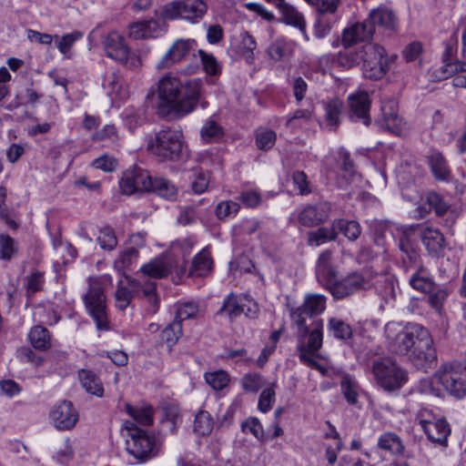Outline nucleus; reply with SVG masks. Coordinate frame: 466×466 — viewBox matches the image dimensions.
Segmentation results:
<instances>
[{
	"label": "nucleus",
	"instance_id": "nucleus-63",
	"mask_svg": "<svg viewBox=\"0 0 466 466\" xmlns=\"http://www.w3.org/2000/svg\"><path fill=\"white\" fill-rule=\"evenodd\" d=\"M275 383L271 387H268L262 390L258 398V410L264 413L270 410L272 404L275 402L276 394L273 389Z\"/></svg>",
	"mask_w": 466,
	"mask_h": 466
},
{
	"label": "nucleus",
	"instance_id": "nucleus-41",
	"mask_svg": "<svg viewBox=\"0 0 466 466\" xmlns=\"http://www.w3.org/2000/svg\"><path fill=\"white\" fill-rule=\"evenodd\" d=\"M182 335V325L179 321L174 319L173 322L167 324L165 329L161 331L160 339L161 341L167 344L169 351L177 342L179 337Z\"/></svg>",
	"mask_w": 466,
	"mask_h": 466
},
{
	"label": "nucleus",
	"instance_id": "nucleus-18",
	"mask_svg": "<svg viewBox=\"0 0 466 466\" xmlns=\"http://www.w3.org/2000/svg\"><path fill=\"white\" fill-rule=\"evenodd\" d=\"M368 20L372 26H374V32L376 28L391 35L397 32L399 28V18L394 11L385 5H380L377 8L370 10Z\"/></svg>",
	"mask_w": 466,
	"mask_h": 466
},
{
	"label": "nucleus",
	"instance_id": "nucleus-40",
	"mask_svg": "<svg viewBox=\"0 0 466 466\" xmlns=\"http://www.w3.org/2000/svg\"><path fill=\"white\" fill-rule=\"evenodd\" d=\"M126 411L141 425L147 426L153 423V409L150 406L137 407L127 404Z\"/></svg>",
	"mask_w": 466,
	"mask_h": 466
},
{
	"label": "nucleus",
	"instance_id": "nucleus-13",
	"mask_svg": "<svg viewBox=\"0 0 466 466\" xmlns=\"http://www.w3.org/2000/svg\"><path fill=\"white\" fill-rule=\"evenodd\" d=\"M87 38L93 46H97L99 39L104 38V49L110 58L119 62L127 60L128 47L125 43L124 37L116 31H111L105 36L101 32V26L97 25L89 33Z\"/></svg>",
	"mask_w": 466,
	"mask_h": 466
},
{
	"label": "nucleus",
	"instance_id": "nucleus-51",
	"mask_svg": "<svg viewBox=\"0 0 466 466\" xmlns=\"http://www.w3.org/2000/svg\"><path fill=\"white\" fill-rule=\"evenodd\" d=\"M196 241L193 238H186L182 239H177L172 242L170 246L171 253L174 256H181L183 258H186L191 254L192 248L195 245Z\"/></svg>",
	"mask_w": 466,
	"mask_h": 466
},
{
	"label": "nucleus",
	"instance_id": "nucleus-9",
	"mask_svg": "<svg viewBox=\"0 0 466 466\" xmlns=\"http://www.w3.org/2000/svg\"><path fill=\"white\" fill-rule=\"evenodd\" d=\"M372 372L377 384L390 392L400 389L408 380L407 372L390 359L375 360Z\"/></svg>",
	"mask_w": 466,
	"mask_h": 466
},
{
	"label": "nucleus",
	"instance_id": "nucleus-42",
	"mask_svg": "<svg viewBox=\"0 0 466 466\" xmlns=\"http://www.w3.org/2000/svg\"><path fill=\"white\" fill-rule=\"evenodd\" d=\"M199 312V306L195 301H179L176 304L175 320L182 321L197 318Z\"/></svg>",
	"mask_w": 466,
	"mask_h": 466
},
{
	"label": "nucleus",
	"instance_id": "nucleus-4",
	"mask_svg": "<svg viewBox=\"0 0 466 466\" xmlns=\"http://www.w3.org/2000/svg\"><path fill=\"white\" fill-rule=\"evenodd\" d=\"M395 56H390L383 46L368 43L357 51H350L340 55L339 61L341 65L351 67L361 64L365 77L370 79H380L390 70Z\"/></svg>",
	"mask_w": 466,
	"mask_h": 466
},
{
	"label": "nucleus",
	"instance_id": "nucleus-10",
	"mask_svg": "<svg viewBox=\"0 0 466 466\" xmlns=\"http://www.w3.org/2000/svg\"><path fill=\"white\" fill-rule=\"evenodd\" d=\"M325 309V296L314 293L307 294L300 306L289 309V315L292 323L297 327L299 332L306 336L309 331L307 319L319 316L324 312Z\"/></svg>",
	"mask_w": 466,
	"mask_h": 466
},
{
	"label": "nucleus",
	"instance_id": "nucleus-56",
	"mask_svg": "<svg viewBox=\"0 0 466 466\" xmlns=\"http://www.w3.org/2000/svg\"><path fill=\"white\" fill-rule=\"evenodd\" d=\"M335 238L336 233L333 230L326 228H320L318 230L309 233L308 241L311 246H319L335 239Z\"/></svg>",
	"mask_w": 466,
	"mask_h": 466
},
{
	"label": "nucleus",
	"instance_id": "nucleus-62",
	"mask_svg": "<svg viewBox=\"0 0 466 466\" xmlns=\"http://www.w3.org/2000/svg\"><path fill=\"white\" fill-rule=\"evenodd\" d=\"M338 227L350 240L357 239L361 233L360 224L354 220H340Z\"/></svg>",
	"mask_w": 466,
	"mask_h": 466
},
{
	"label": "nucleus",
	"instance_id": "nucleus-28",
	"mask_svg": "<svg viewBox=\"0 0 466 466\" xmlns=\"http://www.w3.org/2000/svg\"><path fill=\"white\" fill-rule=\"evenodd\" d=\"M427 158L432 175L437 180L449 182L452 179L451 169L441 152L431 151Z\"/></svg>",
	"mask_w": 466,
	"mask_h": 466
},
{
	"label": "nucleus",
	"instance_id": "nucleus-11",
	"mask_svg": "<svg viewBox=\"0 0 466 466\" xmlns=\"http://www.w3.org/2000/svg\"><path fill=\"white\" fill-rule=\"evenodd\" d=\"M207 10L204 0H175L163 6L162 15L169 20L183 19L195 24L202 19Z\"/></svg>",
	"mask_w": 466,
	"mask_h": 466
},
{
	"label": "nucleus",
	"instance_id": "nucleus-34",
	"mask_svg": "<svg viewBox=\"0 0 466 466\" xmlns=\"http://www.w3.org/2000/svg\"><path fill=\"white\" fill-rule=\"evenodd\" d=\"M78 379L83 388L90 394L102 397L104 387L100 378L92 370H81L78 371Z\"/></svg>",
	"mask_w": 466,
	"mask_h": 466
},
{
	"label": "nucleus",
	"instance_id": "nucleus-36",
	"mask_svg": "<svg viewBox=\"0 0 466 466\" xmlns=\"http://www.w3.org/2000/svg\"><path fill=\"white\" fill-rule=\"evenodd\" d=\"M144 275L155 279H162L171 271V266L164 258H155L141 268Z\"/></svg>",
	"mask_w": 466,
	"mask_h": 466
},
{
	"label": "nucleus",
	"instance_id": "nucleus-53",
	"mask_svg": "<svg viewBox=\"0 0 466 466\" xmlns=\"http://www.w3.org/2000/svg\"><path fill=\"white\" fill-rule=\"evenodd\" d=\"M16 250L15 239L6 234H0V259L10 260Z\"/></svg>",
	"mask_w": 466,
	"mask_h": 466
},
{
	"label": "nucleus",
	"instance_id": "nucleus-3",
	"mask_svg": "<svg viewBox=\"0 0 466 466\" xmlns=\"http://www.w3.org/2000/svg\"><path fill=\"white\" fill-rule=\"evenodd\" d=\"M375 286L379 296L388 303L396 296L395 288L390 278L379 276L373 270L365 268L348 274L339 281H335L329 287L330 293L337 299H342L360 290L370 289Z\"/></svg>",
	"mask_w": 466,
	"mask_h": 466
},
{
	"label": "nucleus",
	"instance_id": "nucleus-21",
	"mask_svg": "<svg viewBox=\"0 0 466 466\" xmlns=\"http://www.w3.org/2000/svg\"><path fill=\"white\" fill-rule=\"evenodd\" d=\"M374 35V26L366 18L362 23H356L343 30L342 43L345 46H350L358 41L369 40Z\"/></svg>",
	"mask_w": 466,
	"mask_h": 466
},
{
	"label": "nucleus",
	"instance_id": "nucleus-33",
	"mask_svg": "<svg viewBox=\"0 0 466 466\" xmlns=\"http://www.w3.org/2000/svg\"><path fill=\"white\" fill-rule=\"evenodd\" d=\"M410 285L416 290L428 293L432 290L436 284L429 270L423 267L419 266L415 272L410 276L409 280Z\"/></svg>",
	"mask_w": 466,
	"mask_h": 466
},
{
	"label": "nucleus",
	"instance_id": "nucleus-39",
	"mask_svg": "<svg viewBox=\"0 0 466 466\" xmlns=\"http://www.w3.org/2000/svg\"><path fill=\"white\" fill-rule=\"evenodd\" d=\"M214 429V420L207 410H199L194 420V432L199 436H207Z\"/></svg>",
	"mask_w": 466,
	"mask_h": 466
},
{
	"label": "nucleus",
	"instance_id": "nucleus-50",
	"mask_svg": "<svg viewBox=\"0 0 466 466\" xmlns=\"http://www.w3.org/2000/svg\"><path fill=\"white\" fill-rule=\"evenodd\" d=\"M330 258L331 252L326 250L319 255L317 263V274L329 280L335 278L336 275L335 270L329 265Z\"/></svg>",
	"mask_w": 466,
	"mask_h": 466
},
{
	"label": "nucleus",
	"instance_id": "nucleus-47",
	"mask_svg": "<svg viewBox=\"0 0 466 466\" xmlns=\"http://www.w3.org/2000/svg\"><path fill=\"white\" fill-rule=\"evenodd\" d=\"M198 56L200 59L203 70L208 76H218L221 73V66L212 54L198 49Z\"/></svg>",
	"mask_w": 466,
	"mask_h": 466
},
{
	"label": "nucleus",
	"instance_id": "nucleus-57",
	"mask_svg": "<svg viewBox=\"0 0 466 466\" xmlns=\"http://www.w3.org/2000/svg\"><path fill=\"white\" fill-rule=\"evenodd\" d=\"M340 386L347 401L350 404L357 403L358 385L356 381L349 376H344L341 380Z\"/></svg>",
	"mask_w": 466,
	"mask_h": 466
},
{
	"label": "nucleus",
	"instance_id": "nucleus-32",
	"mask_svg": "<svg viewBox=\"0 0 466 466\" xmlns=\"http://www.w3.org/2000/svg\"><path fill=\"white\" fill-rule=\"evenodd\" d=\"M400 248L403 254L401 259L405 271H409L410 268L417 269L419 266H422L419 250L413 248L408 238H400Z\"/></svg>",
	"mask_w": 466,
	"mask_h": 466
},
{
	"label": "nucleus",
	"instance_id": "nucleus-24",
	"mask_svg": "<svg viewBox=\"0 0 466 466\" xmlns=\"http://www.w3.org/2000/svg\"><path fill=\"white\" fill-rule=\"evenodd\" d=\"M311 328H309V331L306 336H303L299 332V346L305 347L309 350H318L321 348L323 342V320L319 319L311 322Z\"/></svg>",
	"mask_w": 466,
	"mask_h": 466
},
{
	"label": "nucleus",
	"instance_id": "nucleus-29",
	"mask_svg": "<svg viewBox=\"0 0 466 466\" xmlns=\"http://www.w3.org/2000/svg\"><path fill=\"white\" fill-rule=\"evenodd\" d=\"M149 192L157 195L167 201H177L178 189L177 186L165 177H155L152 178V187Z\"/></svg>",
	"mask_w": 466,
	"mask_h": 466
},
{
	"label": "nucleus",
	"instance_id": "nucleus-8",
	"mask_svg": "<svg viewBox=\"0 0 466 466\" xmlns=\"http://www.w3.org/2000/svg\"><path fill=\"white\" fill-rule=\"evenodd\" d=\"M325 168L329 182L339 187H346L359 177L350 160V153L344 149L338 151V157H327Z\"/></svg>",
	"mask_w": 466,
	"mask_h": 466
},
{
	"label": "nucleus",
	"instance_id": "nucleus-49",
	"mask_svg": "<svg viewBox=\"0 0 466 466\" xmlns=\"http://www.w3.org/2000/svg\"><path fill=\"white\" fill-rule=\"evenodd\" d=\"M313 113L312 106L298 109L292 115L287 116L286 126L288 127H298L301 123L309 122L312 118Z\"/></svg>",
	"mask_w": 466,
	"mask_h": 466
},
{
	"label": "nucleus",
	"instance_id": "nucleus-5",
	"mask_svg": "<svg viewBox=\"0 0 466 466\" xmlns=\"http://www.w3.org/2000/svg\"><path fill=\"white\" fill-rule=\"evenodd\" d=\"M126 450L137 462H145L157 457L161 451V442L155 435L138 428L133 421H126Z\"/></svg>",
	"mask_w": 466,
	"mask_h": 466
},
{
	"label": "nucleus",
	"instance_id": "nucleus-38",
	"mask_svg": "<svg viewBox=\"0 0 466 466\" xmlns=\"http://www.w3.org/2000/svg\"><path fill=\"white\" fill-rule=\"evenodd\" d=\"M32 346L39 350H46L51 347L49 331L43 326H35L29 332Z\"/></svg>",
	"mask_w": 466,
	"mask_h": 466
},
{
	"label": "nucleus",
	"instance_id": "nucleus-30",
	"mask_svg": "<svg viewBox=\"0 0 466 466\" xmlns=\"http://www.w3.org/2000/svg\"><path fill=\"white\" fill-rule=\"evenodd\" d=\"M423 431L431 441L441 446H447L451 427L444 418L428 425Z\"/></svg>",
	"mask_w": 466,
	"mask_h": 466
},
{
	"label": "nucleus",
	"instance_id": "nucleus-45",
	"mask_svg": "<svg viewBox=\"0 0 466 466\" xmlns=\"http://www.w3.org/2000/svg\"><path fill=\"white\" fill-rule=\"evenodd\" d=\"M206 382L215 390H222L227 388L230 381L229 374L223 370L205 373Z\"/></svg>",
	"mask_w": 466,
	"mask_h": 466
},
{
	"label": "nucleus",
	"instance_id": "nucleus-55",
	"mask_svg": "<svg viewBox=\"0 0 466 466\" xmlns=\"http://www.w3.org/2000/svg\"><path fill=\"white\" fill-rule=\"evenodd\" d=\"M45 283L44 273L35 271L25 279L26 296L30 297L42 290Z\"/></svg>",
	"mask_w": 466,
	"mask_h": 466
},
{
	"label": "nucleus",
	"instance_id": "nucleus-31",
	"mask_svg": "<svg viewBox=\"0 0 466 466\" xmlns=\"http://www.w3.org/2000/svg\"><path fill=\"white\" fill-rule=\"evenodd\" d=\"M328 218L325 206H306L299 213V220L306 227H314Z\"/></svg>",
	"mask_w": 466,
	"mask_h": 466
},
{
	"label": "nucleus",
	"instance_id": "nucleus-35",
	"mask_svg": "<svg viewBox=\"0 0 466 466\" xmlns=\"http://www.w3.org/2000/svg\"><path fill=\"white\" fill-rule=\"evenodd\" d=\"M212 258L207 248H203L198 253L193 260L189 269V275L196 277H203L209 273L212 269Z\"/></svg>",
	"mask_w": 466,
	"mask_h": 466
},
{
	"label": "nucleus",
	"instance_id": "nucleus-17",
	"mask_svg": "<svg viewBox=\"0 0 466 466\" xmlns=\"http://www.w3.org/2000/svg\"><path fill=\"white\" fill-rule=\"evenodd\" d=\"M349 117L353 122H360L365 126L370 123V99L367 92L357 91L348 96Z\"/></svg>",
	"mask_w": 466,
	"mask_h": 466
},
{
	"label": "nucleus",
	"instance_id": "nucleus-46",
	"mask_svg": "<svg viewBox=\"0 0 466 466\" xmlns=\"http://www.w3.org/2000/svg\"><path fill=\"white\" fill-rule=\"evenodd\" d=\"M239 37L238 51L246 61L250 63L254 59V50L257 48V43L248 32L241 33Z\"/></svg>",
	"mask_w": 466,
	"mask_h": 466
},
{
	"label": "nucleus",
	"instance_id": "nucleus-37",
	"mask_svg": "<svg viewBox=\"0 0 466 466\" xmlns=\"http://www.w3.org/2000/svg\"><path fill=\"white\" fill-rule=\"evenodd\" d=\"M378 447L391 454H400L404 446L400 438L393 432H384L378 440Z\"/></svg>",
	"mask_w": 466,
	"mask_h": 466
},
{
	"label": "nucleus",
	"instance_id": "nucleus-64",
	"mask_svg": "<svg viewBox=\"0 0 466 466\" xmlns=\"http://www.w3.org/2000/svg\"><path fill=\"white\" fill-rule=\"evenodd\" d=\"M137 248H127L119 254L118 258L115 261V266L118 269L128 268L137 259Z\"/></svg>",
	"mask_w": 466,
	"mask_h": 466
},
{
	"label": "nucleus",
	"instance_id": "nucleus-6",
	"mask_svg": "<svg viewBox=\"0 0 466 466\" xmlns=\"http://www.w3.org/2000/svg\"><path fill=\"white\" fill-rule=\"evenodd\" d=\"M106 280L110 281V277L90 278L88 291L84 296L85 306L100 330H106L109 328L104 293V285Z\"/></svg>",
	"mask_w": 466,
	"mask_h": 466
},
{
	"label": "nucleus",
	"instance_id": "nucleus-12",
	"mask_svg": "<svg viewBox=\"0 0 466 466\" xmlns=\"http://www.w3.org/2000/svg\"><path fill=\"white\" fill-rule=\"evenodd\" d=\"M152 178L147 170L134 166L123 172L118 181L119 191L126 196L149 193Z\"/></svg>",
	"mask_w": 466,
	"mask_h": 466
},
{
	"label": "nucleus",
	"instance_id": "nucleus-25",
	"mask_svg": "<svg viewBox=\"0 0 466 466\" xmlns=\"http://www.w3.org/2000/svg\"><path fill=\"white\" fill-rule=\"evenodd\" d=\"M324 123L323 127L329 131H335L340 125L343 112V103L338 98L323 101Z\"/></svg>",
	"mask_w": 466,
	"mask_h": 466
},
{
	"label": "nucleus",
	"instance_id": "nucleus-44",
	"mask_svg": "<svg viewBox=\"0 0 466 466\" xmlns=\"http://www.w3.org/2000/svg\"><path fill=\"white\" fill-rule=\"evenodd\" d=\"M328 329L335 338L341 340L349 339L352 336V329L350 324L338 318L329 319Z\"/></svg>",
	"mask_w": 466,
	"mask_h": 466
},
{
	"label": "nucleus",
	"instance_id": "nucleus-48",
	"mask_svg": "<svg viewBox=\"0 0 466 466\" xmlns=\"http://www.w3.org/2000/svg\"><path fill=\"white\" fill-rule=\"evenodd\" d=\"M242 389L247 392H257L266 385L265 378L259 373H248L241 379Z\"/></svg>",
	"mask_w": 466,
	"mask_h": 466
},
{
	"label": "nucleus",
	"instance_id": "nucleus-23",
	"mask_svg": "<svg viewBox=\"0 0 466 466\" xmlns=\"http://www.w3.org/2000/svg\"><path fill=\"white\" fill-rule=\"evenodd\" d=\"M141 284L133 279L126 278V283L119 281L115 294L116 305L118 309L125 310L132 299L138 295Z\"/></svg>",
	"mask_w": 466,
	"mask_h": 466
},
{
	"label": "nucleus",
	"instance_id": "nucleus-20",
	"mask_svg": "<svg viewBox=\"0 0 466 466\" xmlns=\"http://www.w3.org/2000/svg\"><path fill=\"white\" fill-rule=\"evenodd\" d=\"M247 302L251 303V300L248 297H238L234 294L228 295L225 299L222 307L218 310V314L226 315L230 319L239 317L241 314H245L247 317L252 318L257 309L256 304L253 303V308L248 306Z\"/></svg>",
	"mask_w": 466,
	"mask_h": 466
},
{
	"label": "nucleus",
	"instance_id": "nucleus-26",
	"mask_svg": "<svg viewBox=\"0 0 466 466\" xmlns=\"http://www.w3.org/2000/svg\"><path fill=\"white\" fill-rule=\"evenodd\" d=\"M278 10L281 15L280 21L288 25L298 28L305 40L309 41V37L306 32V22L303 15L287 1H285Z\"/></svg>",
	"mask_w": 466,
	"mask_h": 466
},
{
	"label": "nucleus",
	"instance_id": "nucleus-2",
	"mask_svg": "<svg viewBox=\"0 0 466 466\" xmlns=\"http://www.w3.org/2000/svg\"><path fill=\"white\" fill-rule=\"evenodd\" d=\"M386 335L393 352L406 356L418 369L427 370L437 360L436 350L430 331L419 323H389Z\"/></svg>",
	"mask_w": 466,
	"mask_h": 466
},
{
	"label": "nucleus",
	"instance_id": "nucleus-61",
	"mask_svg": "<svg viewBox=\"0 0 466 466\" xmlns=\"http://www.w3.org/2000/svg\"><path fill=\"white\" fill-rule=\"evenodd\" d=\"M97 241L103 249L112 250L117 245L115 232L110 228H104L99 231Z\"/></svg>",
	"mask_w": 466,
	"mask_h": 466
},
{
	"label": "nucleus",
	"instance_id": "nucleus-15",
	"mask_svg": "<svg viewBox=\"0 0 466 466\" xmlns=\"http://www.w3.org/2000/svg\"><path fill=\"white\" fill-rule=\"evenodd\" d=\"M79 414L69 400H62L52 407L49 420L58 431H71L78 421Z\"/></svg>",
	"mask_w": 466,
	"mask_h": 466
},
{
	"label": "nucleus",
	"instance_id": "nucleus-59",
	"mask_svg": "<svg viewBox=\"0 0 466 466\" xmlns=\"http://www.w3.org/2000/svg\"><path fill=\"white\" fill-rule=\"evenodd\" d=\"M276 142V134L272 130L258 129L256 133V144L261 150L270 149Z\"/></svg>",
	"mask_w": 466,
	"mask_h": 466
},
{
	"label": "nucleus",
	"instance_id": "nucleus-52",
	"mask_svg": "<svg viewBox=\"0 0 466 466\" xmlns=\"http://www.w3.org/2000/svg\"><path fill=\"white\" fill-rule=\"evenodd\" d=\"M82 37L83 33L80 31H74L69 34H66L62 37L55 35V38L56 39V46L60 53L63 55H66L67 52H69L75 43Z\"/></svg>",
	"mask_w": 466,
	"mask_h": 466
},
{
	"label": "nucleus",
	"instance_id": "nucleus-22",
	"mask_svg": "<svg viewBox=\"0 0 466 466\" xmlns=\"http://www.w3.org/2000/svg\"><path fill=\"white\" fill-rule=\"evenodd\" d=\"M420 238L430 256L433 258L442 256L446 248V240L439 229L427 227L421 231Z\"/></svg>",
	"mask_w": 466,
	"mask_h": 466
},
{
	"label": "nucleus",
	"instance_id": "nucleus-1",
	"mask_svg": "<svg viewBox=\"0 0 466 466\" xmlns=\"http://www.w3.org/2000/svg\"><path fill=\"white\" fill-rule=\"evenodd\" d=\"M155 106L163 117L181 118L192 113L203 95L200 78L181 79L171 74L161 76L152 89Z\"/></svg>",
	"mask_w": 466,
	"mask_h": 466
},
{
	"label": "nucleus",
	"instance_id": "nucleus-27",
	"mask_svg": "<svg viewBox=\"0 0 466 466\" xmlns=\"http://www.w3.org/2000/svg\"><path fill=\"white\" fill-rule=\"evenodd\" d=\"M164 31V28L156 20L137 22L129 26V35L134 39L155 38Z\"/></svg>",
	"mask_w": 466,
	"mask_h": 466
},
{
	"label": "nucleus",
	"instance_id": "nucleus-58",
	"mask_svg": "<svg viewBox=\"0 0 466 466\" xmlns=\"http://www.w3.org/2000/svg\"><path fill=\"white\" fill-rule=\"evenodd\" d=\"M244 432H250L258 441H265V433L261 422L255 417H250L241 423Z\"/></svg>",
	"mask_w": 466,
	"mask_h": 466
},
{
	"label": "nucleus",
	"instance_id": "nucleus-54",
	"mask_svg": "<svg viewBox=\"0 0 466 466\" xmlns=\"http://www.w3.org/2000/svg\"><path fill=\"white\" fill-rule=\"evenodd\" d=\"M430 305L437 310H441L443 303L448 298V291L445 288L441 287L438 284L434 285L432 290L428 292Z\"/></svg>",
	"mask_w": 466,
	"mask_h": 466
},
{
	"label": "nucleus",
	"instance_id": "nucleus-14",
	"mask_svg": "<svg viewBox=\"0 0 466 466\" xmlns=\"http://www.w3.org/2000/svg\"><path fill=\"white\" fill-rule=\"evenodd\" d=\"M438 381L452 396L461 399L466 396V368L465 366H451L445 368L438 376Z\"/></svg>",
	"mask_w": 466,
	"mask_h": 466
},
{
	"label": "nucleus",
	"instance_id": "nucleus-43",
	"mask_svg": "<svg viewBox=\"0 0 466 466\" xmlns=\"http://www.w3.org/2000/svg\"><path fill=\"white\" fill-rule=\"evenodd\" d=\"M223 135V128L211 117L205 121L200 129L201 138L208 143L218 141Z\"/></svg>",
	"mask_w": 466,
	"mask_h": 466
},
{
	"label": "nucleus",
	"instance_id": "nucleus-60",
	"mask_svg": "<svg viewBox=\"0 0 466 466\" xmlns=\"http://www.w3.org/2000/svg\"><path fill=\"white\" fill-rule=\"evenodd\" d=\"M117 160L113 156L104 154L101 157L95 158L91 166L96 169L102 170L106 173L113 172L117 167Z\"/></svg>",
	"mask_w": 466,
	"mask_h": 466
},
{
	"label": "nucleus",
	"instance_id": "nucleus-7",
	"mask_svg": "<svg viewBox=\"0 0 466 466\" xmlns=\"http://www.w3.org/2000/svg\"><path fill=\"white\" fill-rule=\"evenodd\" d=\"M184 144L183 132L167 127L155 134L148 142V148L162 160L173 161L180 157Z\"/></svg>",
	"mask_w": 466,
	"mask_h": 466
},
{
	"label": "nucleus",
	"instance_id": "nucleus-19",
	"mask_svg": "<svg viewBox=\"0 0 466 466\" xmlns=\"http://www.w3.org/2000/svg\"><path fill=\"white\" fill-rule=\"evenodd\" d=\"M382 125L395 135H402L407 129V123L398 113V104L394 99L383 100L381 104Z\"/></svg>",
	"mask_w": 466,
	"mask_h": 466
},
{
	"label": "nucleus",
	"instance_id": "nucleus-16",
	"mask_svg": "<svg viewBox=\"0 0 466 466\" xmlns=\"http://www.w3.org/2000/svg\"><path fill=\"white\" fill-rule=\"evenodd\" d=\"M197 47L198 45L195 39H177L162 56L157 67L158 69L169 68L189 54L196 56V53H198V50Z\"/></svg>",
	"mask_w": 466,
	"mask_h": 466
}]
</instances>
